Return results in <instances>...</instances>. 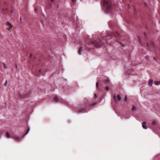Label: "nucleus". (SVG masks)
<instances>
[{
    "instance_id": "39448f33",
    "label": "nucleus",
    "mask_w": 160,
    "mask_h": 160,
    "mask_svg": "<svg viewBox=\"0 0 160 160\" xmlns=\"http://www.w3.org/2000/svg\"><path fill=\"white\" fill-rule=\"evenodd\" d=\"M153 84V80L152 79H149L148 82V85L152 86Z\"/></svg>"
},
{
    "instance_id": "b1692460",
    "label": "nucleus",
    "mask_w": 160,
    "mask_h": 160,
    "mask_svg": "<svg viewBox=\"0 0 160 160\" xmlns=\"http://www.w3.org/2000/svg\"><path fill=\"white\" fill-rule=\"evenodd\" d=\"M134 109V107L133 106V107H132V110H133V109Z\"/></svg>"
},
{
    "instance_id": "ddd939ff",
    "label": "nucleus",
    "mask_w": 160,
    "mask_h": 160,
    "mask_svg": "<svg viewBox=\"0 0 160 160\" xmlns=\"http://www.w3.org/2000/svg\"><path fill=\"white\" fill-rule=\"evenodd\" d=\"M88 100L86 99V98H85L84 103H85V104L86 105L88 104L89 103H88Z\"/></svg>"
},
{
    "instance_id": "c85d7f7f",
    "label": "nucleus",
    "mask_w": 160,
    "mask_h": 160,
    "mask_svg": "<svg viewBox=\"0 0 160 160\" xmlns=\"http://www.w3.org/2000/svg\"><path fill=\"white\" fill-rule=\"evenodd\" d=\"M31 55H32V54H30L31 57Z\"/></svg>"
},
{
    "instance_id": "7ed1b4c3",
    "label": "nucleus",
    "mask_w": 160,
    "mask_h": 160,
    "mask_svg": "<svg viewBox=\"0 0 160 160\" xmlns=\"http://www.w3.org/2000/svg\"><path fill=\"white\" fill-rule=\"evenodd\" d=\"M20 95V97L22 99L27 98L29 96V95L28 94L26 93V92L21 93Z\"/></svg>"
},
{
    "instance_id": "0eeeda50",
    "label": "nucleus",
    "mask_w": 160,
    "mask_h": 160,
    "mask_svg": "<svg viewBox=\"0 0 160 160\" xmlns=\"http://www.w3.org/2000/svg\"><path fill=\"white\" fill-rule=\"evenodd\" d=\"M16 141H18L20 139V137H15L13 138Z\"/></svg>"
},
{
    "instance_id": "4468645a",
    "label": "nucleus",
    "mask_w": 160,
    "mask_h": 160,
    "mask_svg": "<svg viewBox=\"0 0 160 160\" xmlns=\"http://www.w3.org/2000/svg\"><path fill=\"white\" fill-rule=\"evenodd\" d=\"M6 135H7V137H8V138H10V134H9V133L8 132H7V134H6Z\"/></svg>"
},
{
    "instance_id": "a878e982",
    "label": "nucleus",
    "mask_w": 160,
    "mask_h": 160,
    "mask_svg": "<svg viewBox=\"0 0 160 160\" xmlns=\"http://www.w3.org/2000/svg\"><path fill=\"white\" fill-rule=\"evenodd\" d=\"M127 96H126L125 97V100H126V99H127Z\"/></svg>"
},
{
    "instance_id": "6e6552de",
    "label": "nucleus",
    "mask_w": 160,
    "mask_h": 160,
    "mask_svg": "<svg viewBox=\"0 0 160 160\" xmlns=\"http://www.w3.org/2000/svg\"><path fill=\"white\" fill-rule=\"evenodd\" d=\"M7 25L8 27L11 29L13 27L12 25L10 23H7Z\"/></svg>"
},
{
    "instance_id": "9d476101",
    "label": "nucleus",
    "mask_w": 160,
    "mask_h": 160,
    "mask_svg": "<svg viewBox=\"0 0 160 160\" xmlns=\"http://www.w3.org/2000/svg\"><path fill=\"white\" fill-rule=\"evenodd\" d=\"M110 83V81L109 79H107L106 80L105 82V84H109Z\"/></svg>"
},
{
    "instance_id": "393cba45",
    "label": "nucleus",
    "mask_w": 160,
    "mask_h": 160,
    "mask_svg": "<svg viewBox=\"0 0 160 160\" xmlns=\"http://www.w3.org/2000/svg\"><path fill=\"white\" fill-rule=\"evenodd\" d=\"M152 124L153 125H155V124H156V123H155V122H153V123H152Z\"/></svg>"
},
{
    "instance_id": "f03ea898",
    "label": "nucleus",
    "mask_w": 160,
    "mask_h": 160,
    "mask_svg": "<svg viewBox=\"0 0 160 160\" xmlns=\"http://www.w3.org/2000/svg\"><path fill=\"white\" fill-rule=\"evenodd\" d=\"M103 4L107 9H109L112 7L110 0H104Z\"/></svg>"
},
{
    "instance_id": "6ab92c4d",
    "label": "nucleus",
    "mask_w": 160,
    "mask_h": 160,
    "mask_svg": "<svg viewBox=\"0 0 160 160\" xmlns=\"http://www.w3.org/2000/svg\"><path fill=\"white\" fill-rule=\"evenodd\" d=\"M84 111V110H81V109H79L78 110V113H80V112H82L83 111Z\"/></svg>"
},
{
    "instance_id": "5701e85b",
    "label": "nucleus",
    "mask_w": 160,
    "mask_h": 160,
    "mask_svg": "<svg viewBox=\"0 0 160 160\" xmlns=\"http://www.w3.org/2000/svg\"><path fill=\"white\" fill-rule=\"evenodd\" d=\"M94 96H95V98H97V95L96 94H94Z\"/></svg>"
},
{
    "instance_id": "dca6fc26",
    "label": "nucleus",
    "mask_w": 160,
    "mask_h": 160,
    "mask_svg": "<svg viewBox=\"0 0 160 160\" xmlns=\"http://www.w3.org/2000/svg\"><path fill=\"white\" fill-rule=\"evenodd\" d=\"M105 90L106 91H109V87L108 86H107L105 88Z\"/></svg>"
},
{
    "instance_id": "aec40b11",
    "label": "nucleus",
    "mask_w": 160,
    "mask_h": 160,
    "mask_svg": "<svg viewBox=\"0 0 160 160\" xmlns=\"http://www.w3.org/2000/svg\"><path fill=\"white\" fill-rule=\"evenodd\" d=\"M55 0H51V2L53 4H54L55 2Z\"/></svg>"
},
{
    "instance_id": "412c9836",
    "label": "nucleus",
    "mask_w": 160,
    "mask_h": 160,
    "mask_svg": "<svg viewBox=\"0 0 160 160\" xmlns=\"http://www.w3.org/2000/svg\"><path fill=\"white\" fill-rule=\"evenodd\" d=\"M7 83H8V82L7 81L5 83V85L6 86H7Z\"/></svg>"
},
{
    "instance_id": "a211bd4d",
    "label": "nucleus",
    "mask_w": 160,
    "mask_h": 160,
    "mask_svg": "<svg viewBox=\"0 0 160 160\" xmlns=\"http://www.w3.org/2000/svg\"><path fill=\"white\" fill-rule=\"evenodd\" d=\"M96 86L97 87V88H98L99 85H98V82H97L96 83Z\"/></svg>"
},
{
    "instance_id": "20e7f679",
    "label": "nucleus",
    "mask_w": 160,
    "mask_h": 160,
    "mask_svg": "<svg viewBox=\"0 0 160 160\" xmlns=\"http://www.w3.org/2000/svg\"><path fill=\"white\" fill-rule=\"evenodd\" d=\"M142 128L144 129H147V127L146 126V123L145 122H144L142 123Z\"/></svg>"
},
{
    "instance_id": "f8f14e48",
    "label": "nucleus",
    "mask_w": 160,
    "mask_h": 160,
    "mask_svg": "<svg viewBox=\"0 0 160 160\" xmlns=\"http://www.w3.org/2000/svg\"><path fill=\"white\" fill-rule=\"evenodd\" d=\"M29 131H30V129L29 128L26 131V133L23 135L22 137H23L24 136L27 135Z\"/></svg>"
},
{
    "instance_id": "4be33fe9",
    "label": "nucleus",
    "mask_w": 160,
    "mask_h": 160,
    "mask_svg": "<svg viewBox=\"0 0 160 160\" xmlns=\"http://www.w3.org/2000/svg\"><path fill=\"white\" fill-rule=\"evenodd\" d=\"M72 2H76V0H72Z\"/></svg>"
},
{
    "instance_id": "1a4fd4ad",
    "label": "nucleus",
    "mask_w": 160,
    "mask_h": 160,
    "mask_svg": "<svg viewBox=\"0 0 160 160\" xmlns=\"http://www.w3.org/2000/svg\"><path fill=\"white\" fill-rule=\"evenodd\" d=\"M116 98L118 101L120 100L121 98V97L119 94H118L117 95Z\"/></svg>"
},
{
    "instance_id": "cd10ccee",
    "label": "nucleus",
    "mask_w": 160,
    "mask_h": 160,
    "mask_svg": "<svg viewBox=\"0 0 160 160\" xmlns=\"http://www.w3.org/2000/svg\"><path fill=\"white\" fill-rule=\"evenodd\" d=\"M20 21H21V20H22V19H21V18H20Z\"/></svg>"
},
{
    "instance_id": "f257e3e1",
    "label": "nucleus",
    "mask_w": 160,
    "mask_h": 160,
    "mask_svg": "<svg viewBox=\"0 0 160 160\" xmlns=\"http://www.w3.org/2000/svg\"><path fill=\"white\" fill-rule=\"evenodd\" d=\"M88 44H93L96 48H98L102 46V43L101 41L98 39L94 42L91 41L90 42L88 43Z\"/></svg>"
},
{
    "instance_id": "423d86ee",
    "label": "nucleus",
    "mask_w": 160,
    "mask_h": 160,
    "mask_svg": "<svg viewBox=\"0 0 160 160\" xmlns=\"http://www.w3.org/2000/svg\"><path fill=\"white\" fill-rule=\"evenodd\" d=\"M59 100V98H58V96H56L54 99V101L55 102H58V101Z\"/></svg>"
},
{
    "instance_id": "2eb2a0df",
    "label": "nucleus",
    "mask_w": 160,
    "mask_h": 160,
    "mask_svg": "<svg viewBox=\"0 0 160 160\" xmlns=\"http://www.w3.org/2000/svg\"><path fill=\"white\" fill-rule=\"evenodd\" d=\"M2 65H3V68H7V65H6V64H5L4 63H2Z\"/></svg>"
},
{
    "instance_id": "9b49d317",
    "label": "nucleus",
    "mask_w": 160,
    "mask_h": 160,
    "mask_svg": "<svg viewBox=\"0 0 160 160\" xmlns=\"http://www.w3.org/2000/svg\"><path fill=\"white\" fill-rule=\"evenodd\" d=\"M154 82L156 85H158L160 84V81H155Z\"/></svg>"
},
{
    "instance_id": "c756f323",
    "label": "nucleus",
    "mask_w": 160,
    "mask_h": 160,
    "mask_svg": "<svg viewBox=\"0 0 160 160\" xmlns=\"http://www.w3.org/2000/svg\"><path fill=\"white\" fill-rule=\"evenodd\" d=\"M147 44H148V43H147Z\"/></svg>"
},
{
    "instance_id": "bb28decb",
    "label": "nucleus",
    "mask_w": 160,
    "mask_h": 160,
    "mask_svg": "<svg viewBox=\"0 0 160 160\" xmlns=\"http://www.w3.org/2000/svg\"><path fill=\"white\" fill-rule=\"evenodd\" d=\"M18 68V66L17 65H16V68Z\"/></svg>"
},
{
    "instance_id": "f3484780",
    "label": "nucleus",
    "mask_w": 160,
    "mask_h": 160,
    "mask_svg": "<svg viewBox=\"0 0 160 160\" xmlns=\"http://www.w3.org/2000/svg\"><path fill=\"white\" fill-rule=\"evenodd\" d=\"M82 48H80L79 49V53L80 54H81V51L82 50Z\"/></svg>"
}]
</instances>
